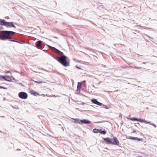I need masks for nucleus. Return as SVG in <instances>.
<instances>
[{"label":"nucleus","mask_w":157,"mask_h":157,"mask_svg":"<svg viewBox=\"0 0 157 157\" xmlns=\"http://www.w3.org/2000/svg\"><path fill=\"white\" fill-rule=\"evenodd\" d=\"M103 139L106 144H112L117 146L119 145V141L116 137L113 136V139L109 137L103 138Z\"/></svg>","instance_id":"2"},{"label":"nucleus","mask_w":157,"mask_h":157,"mask_svg":"<svg viewBox=\"0 0 157 157\" xmlns=\"http://www.w3.org/2000/svg\"><path fill=\"white\" fill-rule=\"evenodd\" d=\"M1 117H5V116H1Z\"/></svg>","instance_id":"49"},{"label":"nucleus","mask_w":157,"mask_h":157,"mask_svg":"<svg viewBox=\"0 0 157 157\" xmlns=\"http://www.w3.org/2000/svg\"><path fill=\"white\" fill-rule=\"evenodd\" d=\"M54 51L56 53L59 54L60 55H61V56H63V55H64L62 52L60 51L56 48Z\"/></svg>","instance_id":"11"},{"label":"nucleus","mask_w":157,"mask_h":157,"mask_svg":"<svg viewBox=\"0 0 157 157\" xmlns=\"http://www.w3.org/2000/svg\"><path fill=\"white\" fill-rule=\"evenodd\" d=\"M19 84L21 86H22V84L21 83H19Z\"/></svg>","instance_id":"41"},{"label":"nucleus","mask_w":157,"mask_h":157,"mask_svg":"<svg viewBox=\"0 0 157 157\" xmlns=\"http://www.w3.org/2000/svg\"><path fill=\"white\" fill-rule=\"evenodd\" d=\"M81 124H89L91 123V122L87 119H82L80 121Z\"/></svg>","instance_id":"7"},{"label":"nucleus","mask_w":157,"mask_h":157,"mask_svg":"<svg viewBox=\"0 0 157 157\" xmlns=\"http://www.w3.org/2000/svg\"><path fill=\"white\" fill-rule=\"evenodd\" d=\"M129 120H130L133 121H138L139 118H136L135 117H132L131 118H129Z\"/></svg>","instance_id":"18"},{"label":"nucleus","mask_w":157,"mask_h":157,"mask_svg":"<svg viewBox=\"0 0 157 157\" xmlns=\"http://www.w3.org/2000/svg\"><path fill=\"white\" fill-rule=\"evenodd\" d=\"M128 138L132 140H136L138 141H142L143 140V139L141 138H140L138 137H132L131 136H129L128 137Z\"/></svg>","instance_id":"9"},{"label":"nucleus","mask_w":157,"mask_h":157,"mask_svg":"<svg viewBox=\"0 0 157 157\" xmlns=\"http://www.w3.org/2000/svg\"><path fill=\"white\" fill-rule=\"evenodd\" d=\"M75 67L77 68L78 69L82 70V69L80 67H78V66H77V65H76L75 66Z\"/></svg>","instance_id":"32"},{"label":"nucleus","mask_w":157,"mask_h":157,"mask_svg":"<svg viewBox=\"0 0 157 157\" xmlns=\"http://www.w3.org/2000/svg\"><path fill=\"white\" fill-rule=\"evenodd\" d=\"M42 41L40 40L37 41L36 43V45L37 47H40L41 45Z\"/></svg>","instance_id":"15"},{"label":"nucleus","mask_w":157,"mask_h":157,"mask_svg":"<svg viewBox=\"0 0 157 157\" xmlns=\"http://www.w3.org/2000/svg\"><path fill=\"white\" fill-rule=\"evenodd\" d=\"M15 72H17L18 73H19L17 71H15Z\"/></svg>","instance_id":"43"},{"label":"nucleus","mask_w":157,"mask_h":157,"mask_svg":"<svg viewBox=\"0 0 157 157\" xmlns=\"http://www.w3.org/2000/svg\"><path fill=\"white\" fill-rule=\"evenodd\" d=\"M45 52H46V53H48V52H47V51H45Z\"/></svg>","instance_id":"48"},{"label":"nucleus","mask_w":157,"mask_h":157,"mask_svg":"<svg viewBox=\"0 0 157 157\" xmlns=\"http://www.w3.org/2000/svg\"><path fill=\"white\" fill-rule=\"evenodd\" d=\"M3 80L9 82L12 81V79L10 76L7 75H4Z\"/></svg>","instance_id":"8"},{"label":"nucleus","mask_w":157,"mask_h":157,"mask_svg":"<svg viewBox=\"0 0 157 157\" xmlns=\"http://www.w3.org/2000/svg\"><path fill=\"white\" fill-rule=\"evenodd\" d=\"M62 24H63V25H64L65 24V23L63 22V23H62Z\"/></svg>","instance_id":"46"},{"label":"nucleus","mask_w":157,"mask_h":157,"mask_svg":"<svg viewBox=\"0 0 157 157\" xmlns=\"http://www.w3.org/2000/svg\"><path fill=\"white\" fill-rule=\"evenodd\" d=\"M4 29L3 27L2 26H0V30L3 29Z\"/></svg>","instance_id":"37"},{"label":"nucleus","mask_w":157,"mask_h":157,"mask_svg":"<svg viewBox=\"0 0 157 157\" xmlns=\"http://www.w3.org/2000/svg\"><path fill=\"white\" fill-rule=\"evenodd\" d=\"M84 103H82V104H81L83 105V104H84Z\"/></svg>","instance_id":"50"},{"label":"nucleus","mask_w":157,"mask_h":157,"mask_svg":"<svg viewBox=\"0 0 157 157\" xmlns=\"http://www.w3.org/2000/svg\"><path fill=\"white\" fill-rule=\"evenodd\" d=\"M16 33L14 32L7 31L1 30L0 31V40H2V38L5 36H7L9 37H11L10 35H13Z\"/></svg>","instance_id":"3"},{"label":"nucleus","mask_w":157,"mask_h":157,"mask_svg":"<svg viewBox=\"0 0 157 157\" xmlns=\"http://www.w3.org/2000/svg\"><path fill=\"white\" fill-rule=\"evenodd\" d=\"M106 131L105 129L103 130L102 129L99 128V133H100L103 135H105L106 133Z\"/></svg>","instance_id":"14"},{"label":"nucleus","mask_w":157,"mask_h":157,"mask_svg":"<svg viewBox=\"0 0 157 157\" xmlns=\"http://www.w3.org/2000/svg\"><path fill=\"white\" fill-rule=\"evenodd\" d=\"M134 67L136 69H140V68H142L141 67Z\"/></svg>","instance_id":"35"},{"label":"nucleus","mask_w":157,"mask_h":157,"mask_svg":"<svg viewBox=\"0 0 157 157\" xmlns=\"http://www.w3.org/2000/svg\"><path fill=\"white\" fill-rule=\"evenodd\" d=\"M96 105L100 106H102V105H103L102 103L98 101V103H97Z\"/></svg>","instance_id":"24"},{"label":"nucleus","mask_w":157,"mask_h":157,"mask_svg":"<svg viewBox=\"0 0 157 157\" xmlns=\"http://www.w3.org/2000/svg\"><path fill=\"white\" fill-rule=\"evenodd\" d=\"M6 21L4 19H2L0 18V25L5 26Z\"/></svg>","instance_id":"13"},{"label":"nucleus","mask_w":157,"mask_h":157,"mask_svg":"<svg viewBox=\"0 0 157 157\" xmlns=\"http://www.w3.org/2000/svg\"><path fill=\"white\" fill-rule=\"evenodd\" d=\"M32 81H34L35 82L37 83L38 84H40L41 83V82H40V81H34V80H32Z\"/></svg>","instance_id":"28"},{"label":"nucleus","mask_w":157,"mask_h":157,"mask_svg":"<svg viewBox=\"0 0 157 157\" xmlns=\"http://www.w3.org/2000/svg\"><path fill=\"white\" fill-rule=\"evenodd\" d=\"M138 121L140 122L141 123L144 122L146 124H147L148 122V121H147L144 120H143V119H141L140 118L139 119V120H138Z\"/></svg>","instance_id":"17"},{"label":"nucleus","mask_w":157,"mask_h":157,"mask_svg":"<svg viewBox=\"0 0 157 157\" xmlns=\"http://www.w3.org/2000/svg\"><path fill=\"white\" fill-rule=\"evenodd\" d=\"M99 129L94 128L93 130V132L94 133H99Z\"/></svg>","instance_id":"19"},{"label":"nucleus","mask_w":157,"mask_h":157,"mask_svg":"<svg viewBox=\"0 0 157 157\" xmlns=\"http://www.w3.org/2000/svg\"><path fill=\"white\" fill-rule=\"evenodd\" d=\"M106 149H108L107 148H105Z\"/></svg>","instance_id":"51"},{"label":"nucleus","mask_w":157,"mask_h":157,"mask_svg":"<svg viewBox=\"0 0 157 157\" xmlns=\"http://www.w3.org/2000/svg\"><path fill=\"white\" fill-rule=\"evenodd\" d=\"M91 101L93 102V103L96 104H97L98 102L97 99L94 98L92 99L91 100Z\"/></svg>","instance_id":"20"},{"label":"nucleus","mask_w":157,"mask_h":157,"mask_svg":"<svg viewBox=\"0 0 157 157\" xmlns=\"http://www.w3.org/2000/svg\"><path fill=\"white\" fill-rule=\"evenodd\" d=\"M130 115H129V117H127V118L129 119V118H131L130 117Z\"/></svg>","instance_id":"38"},{"label":"nucleus","mask_w":157,"mask_h":157,"mask_svg":"<svg viewBox=\"0 0 157 157\" xmlns=\"http://www.w3.org/2000/svg\"><path fill=\"white\" fill-rule=\"evenodd\" d=\"M136 132V130H134L132 132V133H135Z\"/></svg>","instance_id":"39"},{"label":"nucleus","mask_w":157,"mask_h":157,"mask_svg":"<svg viewBox=\"0 0 157 157\" xmlns=\"http://www.w3.org/2000/svg\"><path fill=\"white\" fill-rule=\"evenodd\" d=\"M17 42H16L17 43H18L19 44H24L25 43L23 41H20L17 40Z\"/></svg>","instance_id":"25"},{"label":"nucleus","mask_w":157,"mask_h":157,"mask_svg":"<svg viewBox=\"0 0 157 157\" xmlns=\"http://www.w3.org/2000/svg\"><path fill=\"white\" fill-rule=\"evenodd\" d=\"M17 151H18V150H20V149L18 148V149H17Z\"/></svg>","instance_id":"47"},{"label":"nucleus","mask_w":157,"mask_h":157,"mask_svg":"<svg viewBox=\"0 0 157 157\" xmlns=\"http://www.w3.org/2000/svg\"><path fill=\"white\" fill-rule=\"evenodd\" d=\"M82 88V86L81 83L80 82H78V85L77 88V91H80Z\"/></svg>","instance_id":"12"},{"label":"nucleus","mask_w":157,"mask_h":157,"mask_svg":"<svg viewBox=\"0 0 157 157\" xmlns=\"http://www.w3.org/2000/svg\"><path fill=\"white\" fill-rule=\"evenodd\" d=\"M8 40L10 41L13 42H17L16 40H12L11 39V37H9L7 36H4L3 38H2V40Z\"/></svg>","instance_id":"6"},{"label":"nucleus","mask_w":157,"mask_h":157,"mask_svg":"<svg viewBox=\"0 0 157 157\" xmlns=\"http://www.w3.org/2000/svg\"><path fill=\"white\" fill-rule=\"evenodd\" d=\"M13 80L14 81L16 80V79L14 77L13 78Z\"/></svg>","instance_id":"40"},{"label":"nucleus","mask_w":157,"mask_h":157,"mask_svg":"<svg viewBox=\"0 0 157 157\" xmlns=\"http://www.w3.org/2000/svg\"><path fill=\"white\" fill-rule=\"evenodd\" d=\"M3 76L0 75V80H3Z\"/></svg>","instance_id":"29"},{"label":"nucleus","mask_w":157,"mask_h":157,"mask_svg":"<svg viewBox=\"0 0 157 157\" xmlns=\"http://www.w3.org/2000/svg\"><path fill=\"white\" fill-rule=\"evenodd\" d=\"M18 96L21 98L23 99H26L27 98L28 94L24 92H21L18 93Z\"/></svg>","instance_id":"4"},{"label":"nucleus","mask_w":157,"mask_h":157,"mask_svg":"<svg viewBox=\"0 0 157 157\" xmlns=\"http://www.w3.org/2000/svg\"><path fill=\"white\" fill-rule=\"evenodd\" d=\"M0 132H1V131L0 130Z\"/></svg>","instance_id":"53"},{"label":"nucleus","mask_w":157,"mask_h":157,"mask_svg":"<svg viewBox=\"0 0 157 157\" xmlns=\"http://www.w3.org/2000/svg\"><path fill=\"white\" fill-rule=\"evenodd\" d=\"M7 27H13L16 28V26L13 24V22H7L6 21L5 26Z\"/></svg>","instance_id":"5"},{"label":"nucleus","mask_w":157,"mask_h":157,"mask_svg":"<svg viewBox=\"0 0 157 157\" xmlns=\"http://www.w3.org/2000/svg\"><path fill=\"white\" fill-rule=\"evenodd\" d=\"M29 92L31 94L33 95L36 96L37 95H40L38 93L36 92L33 90H30Z\"/></svg>","instance_id":"10"},{"label":"nucleus","mask_w":157,"mask_h":157,"mask_svg":"<svg viewBox=\"0 0 157 157\" xmlns=\"http://www.w3.org/2000/svg\"><path fill=\"white\" fill-rule=\"evenodd\" d=\"M73 119L75 121V123H77L80 124H81V123H80V121H81V120H80L78 118H74Z\"/></svg>","instance_id":"16"},{"label":"nucleus","mask_w":157,"mask_h":157,"mask_svg":"<svg viewBox=\"0 0 157 157\" xmlns=\"http://www.w3.org/2000/svg\"><path fill=\"white\" fill-rule=\"evenodd\" d=\"M5 72L7 74L8 73H11H11L10 72V71H6Z\"/></svg>","instance_id":"33"},{"label":"nucleus","mask_w":157,"mask_h":157,"mask_svg":"<svg viewBox=\"0 0 157 157\" xmlns=\"http://www.w3.org/2000/svg\"><path fill=\"white\" fill-rule=\"evenodd\" d=\"M82 83L83 84H84V85H86V81L85 80L83 81L82 82Z\"/></svg>","instance_id":"34"},{"label":"nucleus","mask_w":157,"mask_h":157,"mask_svg":"<svg viewBox=\"0 0 157 157\" xmlns=\"http://www.w3.org/2000/svg\"><path fill=\"white\" fill-rule=\"evenodd\" d=\"M57 59V61L63 66L66 67L70 66V59L65 55L59 56V58Z\"/></svg>","instance_id":"1"},{"label":"nucleus","mask_w":157,"mask_h":157,"mask_svg":"<svg viewBox=\"0 0 157 157\" xmlns=\"http://www.w3.org/2000/svg\"><path fill=\"white\" fill-rule=\"evenodd\" d=\"M39 49H41V48H39Z\"/></svg>","instance_id":"52"},{"label":"nucleus","mask_w":157,"mask_h":157,"mask_svg":"<svg viewBox=\"0 0 157 157\" xmlns=\"http://www.w3.org/2000/svg\"><path fill=\"white\" fill-rule=\"evenodd\" d=\"M51 56L53 57L57 61V58H59V57H56V56H53L52 55H51Z\"/></svg>","instance_id":"26"},{"label":"nucleus","mask_w":157,"mask_h":157,"mask_svg":"<svg viewBox=\"0 0 157 157\" xmlns=\"http://www.w3.org/2000/svg\"><path fill=\"white\" fill-rule=\"evenodd\" d=\"M46 45L49 48H51L52 50H53L54 51L56 49V48L54 47L51 46L47 44H46Z\"/></svg>","instance_id":"21"},{"label":"nucleus","mask_w":157,"mask_h":157,"mask_svg":"<svg viewBox=\"0 0 157 157\" xmlns=\"http://www.w3.org/2000/svg\"><path fill=\"white\" fill-rule=\"evenodd\" d=\"M12 107L13 109H19V108H18V107L16 105H15V106H14L12 105Z\"/></svg>","instance_id":"27"},{"label":"nucleus","mask_w":157,"mask_h":157,"mask_svg":"<svg viewBox=\"0 0 157 157\" xmlns=\"http://www.w3.org/2000/svg\"><path fill=\"white\" fill-rule=\"evenodd\" d=\"M146 35V36H147L148 37H149V38H151V39H153V38H152V37H150L149 36H148V35Z\"/></svg>","instance_id":"36"},{"label":"nucleus","mask_w":157,"mask_h":157,"mask_svg":"<svg viewBox=\"0 0 157 157\" xmlns=\"http://www.w3.org/2000/svg\"><path fill=\"white\" fill-rule=\"evenodd\" d=\"M15 72H17L18 73H19L17 71H15Z\"/></svg>","instance_id":"44"},{"label":"nucleus","mask_w":157,"mask_h":157,"mask_svg":"<svg viewBox=\"0 0 157 157\" xmlns=\"http://www.w3.org/2000/svg\"><path fill=\"white\" fill-rule=\"evenodd\" d=\"M54 38H56V39H58V38L56 36H54Z\"/></svg>","instance_id":"45"},{"label":"nucleus","mask_w":157,"mask_h":157,"mask_svg":"<svg viewBox=\"0 0 157 157\" xmlns=\"http://www.w3.org/2000/svg\"><path fill=\"white\" fill-rule=\"evenodd\" d=\"M0 89H7L6 87H4V86H0Z\"/></svg>","instance_id":"30"},{"label":"nucleus","mask_w":157,"mask_h":157,"mask_svg":"<svg viewBox=\"0 0 157 157\" xmlns=\"http://www.w3.org/2000/svg\"><path fill=\"white\" fill-rule=\"evenodd\" d=\"M102 106L105 109H109L110 108V106L109 105H105L103 104L102 105Z\"/></svg>","instance_id":"23"},{"label":"nucleus","mask_w":157,"mask_h":157,"mask_svg":"<svg viewBox=\"0 0 157 157\" xmlns=\"http://www.w3.org/2000/svg\"><path fill=\"white\" fill-rule=\"evenodd\" d=\"M147 124H148L150 125H152L153 127H154L155 128H156V126L155 125V124H153L152 123H151L150 121H148Z\"/></svg>","instance_id":"22"},{"label":"nucleus","mask_w":157,"mask_h":157,"mask_svg":"<svg viewBox=\"0 0 157 157\" xmlns=\"http://www.w3.org/2000/svg\"><path fill=\"white\" fill-rule=\"evenodd\" d=\"M139 124H140L139 123L135 124V125L137 127L138 126V125H139Z\"/></svg>","instance_id":"31"},{"label":"nucleus","mask_w":157,"mask_h":157,"mask_svg":"<svg viewBox=\"0 0 157 157\" xmlns=\"http://www.w3.org/2000/svg\"><path fill=\"white\" fill-rule=\"evenodd\" d=\"M147 63V62H143V63L144 64H146V63Z\"/></svg>","instance_id":"42"}]
</instances>
